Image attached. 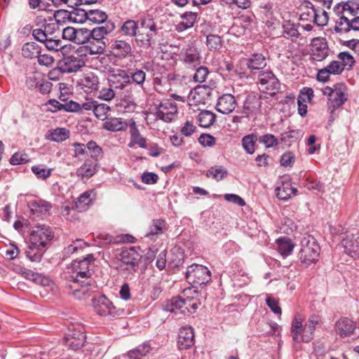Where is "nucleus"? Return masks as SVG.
Returning a JSON list of instances; mask_svg holds the SVG:
<instances>
[{
  "label": "nucleus",
  "mask_w": 359,
  "mask_h": 359,
  "mask_svg": "<svg viewBox=\"0 0 359 359\" xmlns=\"http://www.w3.org/2000/svg\"><path fill=\"white\" fill-rule=\"evenodd\" d=\"M95 258L93 255H88L81 260H74L72 262V269L74 275L71 276L70 280L74 284L80 285V288L74 286L72 294L76 299H83L89 290L97 288L95 283L91 278L90 266L93 264ZM73 287V286H71Z\"/></svg>",
  "instance_id": "nucleus-1"
},
{
  "label": "nucleus",
  "mask_w": 359,
  "mask_h": 359,
  "mask_svg": "<svg viewBox=\"0 0 359 359\" xmlns=\"http://www.w3.org/2000/svg\"><path fill=\"white\" fill-rule=\"evenodd\" d=\"M300 9L302 10L301 20L312 22L319 27L327 25L329 18L324 8L313 5L309 1H304L302 4Z\"/></svg>",
  "instance_id": "nucleus-2"
},
{
  "label": "nucleus",
  "mask_w": 359,
  "mask_h": 359,
  "mask_svg": "<svg viewBox=\"0 0 359 359\" xmlns=\"http://www.w3.org/2000/svg\"><path fill=\"white\" fill-rule=\"evenodd\" d=\"M320 248L316 238L310 235L304 236L301 241V249L299 253L302 262L306 264L313 263L318 259Z\"/></svg>",
  "instance_id": "nucleus-3"
},
{
  "label": "nucleus",
  "mask_w": 359,
  "mask_h": 359,
  "mask_svg": "<svg viewBox=\"0 0 359 359\" xmlns=\"http://www.w3.org/2000/svg\"><path fill=\"white\" fill-rule=\"evenodd\" d=\"M257 83L262 91L270 95H275L280 87L278 79L271 69L259 72Z\"/></svg>",
  "instance_id": "nucleus-4"
},
{
  "label": "nucleus",
  "mask_w": 359,
  "mask_h": 359,
  "mask_svg": "<svg viewBox=\"0 0 359 359\" xmlns=\"http://www.w3.org/2000/svg\"><path fill=\"white\" fill-rule=\"evenodd\" d=\"M108 84L113 88L117 95H125L132 90L133 84L130 76L124 70H118L116 73L109 74Z\"/></svg>",
  "instance_id": "nucleus-5"
},
{
  "label": "nucleus",
  "mask_w": 359,
  "mask_h": 359,
  "mask_svg": "<svg viewBox=\"0 0 359 359\" xmlns=\"http://www.w3.org/2000/svg\"><path fill=\"white\" fill-rule=\"evenodd\" d=\"M185 277L188 282L195 285H205L211 279L210 271L203 265H190L185 273Z\"/></svg>",
  "instance_id": "nucleus-6"
},
{
  "label": "nucleus",
  "mask_w": 359,
  "mask_h": 359,
  "mask_svg": "<svg viewBox=\"0 0 359 359\" xmlns=\"http://www.w3.org/2000/svg\"><path fill=\"white\" fill-rule=\"evenodd\" d=\"M95 311L101 316L116 317L123 313V310L117 309L104 295H100L93 299Z\"/></svg>",
  "instance_id": "nucleus-7"
},
{
  "label": "nucleus",
  "mask_w": 359,
  "mask_h": 359,
  "mask_svg": "<svg viewBox=\"0 0 359 359\" xmlns=\"http://www.w3.org/2000/svg\"><path fill=\"white\" fill-rule=\"evenodd\" d=\"M29 236L31 246L36 249L46 247L53 238L50 229L45 225L35 226Z\"/></svg>",
  "instance_id": "nucleus-8"
},
{
  "label": "nucleus",
  "mask_w": 359,
  "mask_h": 359,
  "mask_svg": "<svg viewBox=\"0 0 359 359\" xmlns=\"http://www.w3.org/2000/svg\"><path fill=\"white\" fill-rule=\"evenodd\" d=\"M333 95L328 98L329 108L333 112L337 108L341 107L348 100V89L344 83H337L334 85Z\"/></svg>",
  "instance_id": "nucleus-9"
},
{
  "label": "nucleus",
  "mask_w": 359,
  "mask_h": 359,
  "mask_svg": "<svg viewBox=\"0 0 359 359\" xmlns=\"http://www.w3.org/2000/svg\"><path fill=\"white\" fill-rule=\"evenodd\" d=\"M192 292L197 294L196 290L186 289L182 292L183 296H177L167 300L163 304V310L169 312H175L177 310L182 309L184 305H187L189 302H191L193 298L188 296L189 294Z\"/></svg>",
  "instance_id": "nucleus-10"
},
{
  "label": "nucleus",
  "mask_w": 359,
  "mask_h": 359,
  "mask_svg": "<svg viewBox=\"0 0 359 359\" xmlns=\"http://www.w3.org/2000/svg\"><path fill=\"white\" fill-rule=\"evenodd\" d=\"M177 114V106L174 102L168 100L162 101L156 108V116L165 122L173 121Z\"/></svg>",
  "instance_id": "nucleus-11"
},
{
  "label": "nucleus",
  "mask_w": 359,
  "mask_h": 359,
  "mask_svg": "<svg viewBox=\"0 0 359 359\" xmlns=\"http://www.w3.org/2000/svg\"><path fill=\"white\" fill-rule=\"evenodd\" d=\"M88 11L89 9L79 6L74 8L69 13L65 11H57L54 14V17L56 21L58 22L59 19L57 18L62 14H65L73 22L82 24L88 21Z\"/></svg>",
  "instance_id": "nucleus-12"
},
{
  "label": "nucleus",
  "mask_w": 359,
  "mask_h": 359,
  "mask_svg": "<svg viewBox=\"0 0 359 359\" xmlns=\"http://www.w3.org/2000/svg\"><path fill=\"white\" fill-rule=\"evenodd\" d=\"M312 57L314 60L321 62L329 55V48L325 39L317 37L311 44Z\"/></svg>",
  "instance_id": "nucleus-13"
},
{
  "label": "nucleus",
  "mask_w": 359,
  "mask_h": 359,
  "mask_svg": "<svg viewBox=\"0 0 359 359\" xmlns=\"http://www.w3.org/2000/svg\"><path fill=\"white\" fill-rule=\"evenodd\" d=\"M121 260L123 264L128 266L127 269L130 268L135 271L142 259V255L134 247H131L123 250L120 254Z\"/></svg>",
  "instance_id": "nucleus-14"
},
{
  "label": "nucleus",
  "mask_w": 359,
  "mask_h": 359,
  "mask_svg": "<svg viewBox=\"0 0 359 359\" xmlns=\"http://www.w3.org/2000/svg\"><path fill=\"white\" fill-rule=\"evenodd\" d=\"M181 54L185 64L196 67L201 64V57L198 50L192 44H188L182 50Z\"/></svg>",
  "instance_id": "nucleus-15"
},
{
  "label": "nucleus",
  "mask_w": 359,
  "mask_h": 359,
  "mask_svg": "<svg viewBox=\"0 0 359 359\" xmlns=\"http://www.w3.org/2000/svg\"><path fill=\"white\" fill-rule=\"evenodd\" d=\"M177 344L180 349H188L194 345V333L191 326L182 327L180 329Z\"/></svg>",
  "instance_id": "nucleus-16"
},
{
  "label": "nucleus",
  "mask_w": 359,
  "mask_h": 359,
  "mask_svg": "<svg viewBox=\"0 0 359 359\" xmlns=\"http://www.w3.org/2000/svg\"><path fill=\"white\" fill-rule=\"evenodd\" d=\"M245 61L248 69L251 72L257 71L259 72L264 71V69L267 65L266 58L265 55L261 53H254L246 58Z\"/></svg>",
  "instance_id": "nucleus-17"
},
{
  "label": "nucleus",
  "mask_w": 359,
  "mask_h": 359,
  "mask_svg": "<svg viewBox=\"0 0 359 359\" xmlns=\"http://www.w3.org/2000/svg\"><path fill=\"white\" fill-rule=\"evenodd\" d=\"M236 100L231 94H224L222 95L217 101V111L223 114H229L236 108Z\"/></svg>",
  "instance_id": "nucleus-18"
},
{
  "label": "nucleus",
  "mask_w": 359,
  "mask_h": 359,
  "mask_svg": "<svg viewBox=\"0 0 359 359\" xmlns=\"http://www.w3.org/2000/svg\"><path fill=\"white\" fill-rule=\"evenodd\" d=\"M342 245L346 253L352 257H359V234L346 236L343 239Z\"/></svg>",
  "instance_id": "nucleus-19"
},
{
  "label": "nucleus",
  "mask_w": 359,
  "mask_h": 359,
  "mask_svg": "<svg viewBox=\"0 0 359 359\" xmlns=\"http://www.w3.org/2000/svg\"><path fill=\"white\" fill-rule=\"evenodd\" d=\"M335 329L340 337H346L353 334L355 325L352 320L348 318H341L336 323Z\"/></svg>",
  "instance_id": "nucleus-20"
},
{
  "label": "nucleus",
  "mask_w": 359,
  "mask_h": 359,
  "mask_svg": "<svg viewBox=\"0 0 359 359\" xmlns=\"http://www.w3.org/2000/svg\"><path fill=\"white\" fill-rule=\"evenodd\" d=\"M114 29V23L113 22H107L104 25H100L90 30V38L107 42L108 39L106 36L112 32Z\"/></svg>",
  "instance_id": "nucleus-21"
},
{
  "label": "nucleus",
  "mask_w": 359,
  "mask_h": 359,
  "mask_svg": "<svg viewBox=\"0 0 359 359\" xmlns=\"http://www.w3.org/2000/svg\"><path fill=\"white\" fill-rule=\"evenodd\" d=\"M319 323V318L316 316H311L305 323L302 331V341L308 343L313 338V333L316 330V326Z\"/></svg>",
  "instance_id": "nucleus-22"
},
{
  "label": "nucleus",
  "mask_w": 359,
  "mask_h": 359,
  "mask_svg": "<svg viewBox=\"0 0 359 359\" xmlns=\"http://www.w3.org/2000/svg\"><path fill=\"white\" fill-rule=\"evenodd\" d=\"M197 13L194 12H185L181 15L182 21L175 25V30L178 32H184L194 27L196 22Z\"/></svg>",
  "instance_id": "nucleus-23"
},
{
  "label": "nucleus",
  "mask_w": 359,
  "mask_h": 359,
  "mask_svg": "<svg viewBox=\"0 0 359 359\" xmlns=\"http://www.w3.org/2000/svg\"><path fill=\"white\" fill-rule=\"evenodd\" d=\"M212 89L207 85H199L196 86L191 93L193 100L198 103H205L209 100Z\"/></svg>",
  "instance_id": "nucleus-24"
},
{
  "label": "nucleus",
  "mask_w": 359,
  "mask_h": 359,
  "mask_svg": "<svg viewBox=\"0 0 359 359\" xmlns=\"http://www.w3.org/2000/svg\"><path fill=\"white\" fill-rule=\"evenodd\" d=\"M130 132V142L129 147H133L135 144H138L140 147L145 149L147 147V142L144 137H142L139 130L134 121L129 123Z\"/></svg>",
  "instance_id": "nucleus-25"
},
{
  "label": "nucleus",
  "mask_w": 359,
  "mask_h": 359,
  "mask_svg": "<svg viewBox=\"0 0 359 359\" xmlns=\"http://www.w3.org/2000/svg\"><path fill=\"white\" fill-rule=\"evenodd\" d=\"M99 83V78L92 72L86 74L81 79L80 83L82 88L86 93H91L98 90Z\"/></svg>",
  "instance_id": "nucleus-26"
},
{
  "label": "nucleus",
  "mask_w": 359,
  "mask_h": 359,
  "mask_svg": "<svg viewBox=\"0 0 359 359\" xmlns=\"http://www.w3.org/2000/svg\"><path fill=\"white\" fill-rule=\"evenodd\" d=\"M107 42L102 40L90 39L87 44L84 46L85 50L89 55L102 54L105 51Z\"/></svg>",
  "instance_id": "nucleus-27"
},
{
  "label": "nucleus",
  "mask_w": 359,
  "mask_h": 359,
  "mask_svg": "<svg viewBox=\"0 0 359 359\" xmlns=\"http://www.w3.org/2000/svg\"><path fill=\"white\" fill-rule=\"evenodd\" d=\"M84 61L79 56L71 55L67 57L64 60L65 71L69 73L76 72L84 67Z\"/></svg>",
  "instance_id": "nucleus-28"
},
{
  "label": "nucleus",
  "mask_w": 359,
  "mask_h": 359,
  "mask_svg": "<svg viewBox=\"0 0 359 359\" xmlns=\"http://www.w3.org/2000/svg\"><path fill=\"white\" fill-rule=\"evenodd\" d=\"M127 126V123L121 118L115 117L107 118L103 125L104 129L113 132L124 130Z\"/></svg>",
  "instance_id": "nucleus-29"
},
{
  "label": "nucleus",
  "mask_w": 359,
  "mask_h": 359,
  "mask_svg": "<svg viewBox=\"0 0 359 359\" xmlns=\"http://www.w3.org/2000/svg\"><path fill=\"white\" fill-rule=\"evenodd\" d=\"M277 197L283 201H287L292 196H295L297 189L292 187L289 182L283 183L281 187H278L276 189Z\"/></svg>",
  "instance_id": "nucleus-30"
},
{
  "label": "nucleus",
  "mask_w": 359,
  "mask_h": 359,
  "mask_svg": "<svg viewBox=\"0 0 359 359\" xmlns=\"http://www.w3.org/2000/svg\"><path fill=\"white\" fill-rule=\"evenodd\" d=\"M113 53L117 57H126L131 51L129 43L123 40H116L111 45Z\"/></svg>",
  "instance_id": "nucleus-31"
},
{
  "label": "nucleus",
  "mask_w": 359,
  "mask_h": 359,
  "mask_svg": "<svg viewBox=\"0 0 359 359\" xmlns=\"http://www.w3.org/2000/svg\"><path fill=\"white\" fill-rule=\"evenodd\" d=\"M88 21L101 25H104L107 22H112L108 20V15L105 12L97 9H89Z\"/></svg>",
  "instance_id": "nucleus-32"
},
{
  "label": "nucleus",
  "mask_w": 359,
  "mask_h": 359,
  "mask_svg": "<svg viewBox=\"0 0 359 359\" xmlns=\"http://www.w3.org/2000/svg\"><path fill=\"white\" fill-rule=\"evenodd\" d=\"M98 163H91L86 161L85 163L77 170L76 175L81 177L90 178L97 172Z\"/></svg>",
  "instance_id": "nucleus-33"
},
{
  "label": "nucleus",
  "mask_w": 359,
  "mask_h": 359,
  "mask_svg": "<svg viewBox=\"0 0 359 359\" xmlns=\"http://www.w3.org/2000/svg\"><path fill=\"white\" fill-rule=\"evenodd\" d=\"M40 53L41 47L35 42H27L22 46V54L26 58H36Z\"/></svg>",
  "instance_id": "nucleus-34"
},
{
  "label": "nucleus",
  "mask_w": 359,
  "mask_h": 359,
  "mask_svg": "<svg viewBox=\"0 0 359 359\" xmlns=\"http://www.w3.org/2000/svg\"><path fill=\"white\" fill-rule=\"evenodd\" d=\"M299 26V23H295L291 20H285L283 22L282 27L283 33L290 37L292 41H294L300 36V33L298 30Z\"/></svg>",
  "instance_id": "nucleus-35"
},
{
  "label": "nucleus",
  "mask_w": 359,
  "mask_h": 359,
  "mask_svg": "<svg viewBox=\"0 0 359 359\" xmlns=\"http://www.w3.org/2000/svg\"><path fill=\"white\" fill-rule=\"evenodd\" d=\"M70 336L72 339H74V341H70L69 344L72 349L76 350L83 346L86 342V336L83 327L82 330H73Z\"/></svg>",
  "instance_id": "nucleus-36"
},
{
  "label": "nucleus",
  "mask_w": 359,
  "mask_h": 359,
  "mask_svg": "<svg viewBox=\"0 0 359 359\" xmlns=\"http://www.w3.org/2000/svg\"><path fill=\"white\" fill-rule=\"evenodd\" d=\"M29 207L33 214H43L49 211L51 205L43 200H34L29 203Z\"/></svg>",
  "instance_id": "nucleus-37"
},
{
  "label": "nucleus",
  "mask_w": 359,
  "mask_h": 359,
  "mask_svg": "<svg viewBox=\"0 0 359 359\" xmlns=\"http://www.w3.org/2000/svg\"><path fill=\"white\" fill-rule=\"evenodd\" d=\"M150 351L151 347L149 344H143L136 348L130 351L128 355L129 359H145L144 358Z\"/></svg>",
  "instance_id": "nucleus-38"
},
{
  "label": "nucleus",
  "mask_w": 359,
  "mask_h": 359,
  "mask_svg": "<svg viewBox=\"0 0 359 359\" xmlns=\"http://www.w3.org/2000/svg\"><path fill=\"white\" fill-rule=\"evenodd\" d=\"M216 116L214 113L204 110L198 115V121L199 126L203 128H208L212 126L215 121Z\"/></svg>",
  "instance_id": "nucleus-39"
},
{
  "label": "nucleus",
  "mask_w": 359,
  "mask_h": 359,
  "mask_svg": "<svg viewBox=\"0 0 359 359\" xmlns=\"http://www.w3.org/2000/svg\"><path fill=\"white\" fill-rule=\"evenodd\" d=\"M277 245L279 252L283 257L290 255L294 248V245L292 241L287 238H280L278 239Z\"/></svg>",
  "instance_id": "nucleus-40"
},
{
  "label": "nucleus",
  "mask_w": 359,
  "mask_h": 359,
  "mask_svg": "<svg viewBox=\"0 0 359 359\" xmlns=\"http://www.w3.org/2000/svg\"><path fill=\"white\" fill-rule=\"evenodd\" d=\"M49 133V140L56 142H63L69 137V130L65 128H57L50 130Z\"/></svg>",
  "instance_id": "nucleus-41"
},
{
  "label": "nucleus",
  "mask_w": 359,
  "mask_h": 359,
  "mask_svg": "<svg viewBox=\"0 0 359 359\" xmlns=\"http://www.w3.org/2000/svg\"><path fill=\"white\" fill-rule=\"evenodd\" d=\"M227 175L228 170L222 165L211 167L206 173L208 177H212L217 181L223 180Z\"/></svg>",
  "instance_id": "nucleus-42"
},
{
  "label": "nucleus",
  "mask_w": 359,
  "mask_h": 359,
  "mask_svg": "<svg viewBox=\"0 0 359 359\" xmlns=\"http://www.w3.org/2000/svg\"><path fill=\"white\" fill-rule=\"evenodd\" d=\"M165 228V222L163 219H154L150 226L149 231L145 234V237L152 238V236L163 233Z\"/></svg>",
  "instance_id": "nucleus-43"
},
{
  "label": "nucleus",
  "mask_w": 359,
  "mask_h": 359,
  "mask_svg": "<svg viewBox=\"0 0 359 359\" xmlns=\"http://www.w3.org/2000/svg\"><path fill=\"white\" fill-rule=\"evenodd\" d=\"M303 320L301 318L300 316H296L292 320V326H291V333L292 336V339L295 341H299V335H301L302 331L303 330Z\"/></svg>",
  "instance_id": "nucleus-44"
},
{
  "label": "nucleus",
  "mask_w": 359,
  "mask_h": 359,
  "mask_svg": "<svg viewBox=\"0 0 359 359\" xmlns=\"http://www.w3.org/2000/svg\"><path fill=\"white\" fill-rule=\"evenodd\" d=\"M350 17L343 15L336 20L334 31L337 33H346L351 30Z\"/></svg>",
  "instance_id": "nucleus-45"
},
{
  "label": "nucleus",
  "mask_w": 359,
  "mask_h": 359,
  "mask_svg": "<svg viewBox=\"0 0 359 359\" xmlns=\"http://www.w3.org/2000/svg\"><path fill=\"white\" fill-rule=\"evenodd\" d=\"M258 140L257 135L254 134L248 135L243 137L242 145L245 151L250 154L255 152V144Z\"/></svg>",
  "instance_id": "nucleus-46"
},
{
  "label": "nucleus",
  "mask_w": 359,
  "mask_h": 359,
  "mask_svg": "<svg viewBox=\"0 0 359 359\" xmlns=\"http://www.w3.org/2000/svg\"><path fill=\"white\" fill-rule=\"evenodd\" d=\"M31 170L36 178L41 180L48 179L52 172V169L46 168L43 165H33Z\"/></svg>",
  "instance_id": "nucleus-47"
},
{
  "label": "nucleus",
  "mask_w": 359,
  "mask_h": 359,
  "mask_svg": "<svg viewBox=\"0 0 359 359\" xmlns=\"http://www.w3.org/2000/svg\"><path fill=\"white\" fill-rule=\"evenodd\" d=\"M334 12L340 18L341 16H354V10L347 3H339L334 7Z\"/></svg>",
  "instance_id": "nucleus-48"
},
{
  "label": "nucleus",
  "mask_w": 359,
  "mask_h": 359,
  "mask_svg": "<svg viewBox=\"0 0 359 359\" xmlns=\"http://www.w3.org/2000/svg\"><path fill=\"white\" fill-rule=\"evenodd\" d=\"M299 137V131L295 130H290L285 132L280 135V141L285 146L290 147L294 142Z\"/></svg>",
  "instance_id": "nucleus-49"
},
{
  "label": "nucleus",
  "mask_w": 359,
  "mask_h": 359,
  "mask_svg": "<svg viewBox=\"0 0 359 359\" xmlns=\"http://www.w3.org/2000/svg\"><path fill=\"white\" fill-rule=\"evenodd\" d=\"M76 34L74 43L76 44H83L85 46L90 39V29L86 28L76 29Z\"/></svg>",
  "instance_id": "nucleus-50"
},
{
  "label": "nucleus",
  "mask_w": 359,
  "mask_h": 359,
  "mask_svg": "<svg viewBox=\"0 0 359 359\" xmlns=\"http://www.w3.org/2000/svg\"><path fill=\"white\" fill-rule=\"evenodd\" d=\"M137 23L133 20H126L122 25L121 30L125 35L133 36L137 34Z\"/></svg>",
  "instance_id": "nucleus-51"
},
{
  "label": "nucleus",
  "mask_w": 359,
  "mask_h": 359,
  "mask_svg": "<svg viewBox=\"0 0 359 359\" xmlns=\"http://www.w3.org/2000/svg\"><path fill=\"white\" fill-rule=\"evenodd\" d=\"M110 110L109 106L105 103H100L96 100L93 114L100 119L104 120L107 117L108 111Z\"/></svg>",
  "instance_id": "nucleus-52"
},
{
  "label": "nucleus",
  "mask_w": 359,
  "mask_h": 359,
  "mask_svg": "<svg viewBox=\"0 0 359 359\" xmlns=\"http://www.w3.org/2000/svg\"><path fill=\"white\" fill-rule=\"evenodd\" d=\"M206 44L210 50H218L222 46L221 37L217 34H209L206 37Z\"/></svg>",
  "instance_id": "nucleus-53"
},
{
  "label": "nucleus",
  "mask_w": 359,
  "mask_h": 359,
  "mask_svg": "<svg viewBox=\"0 0 359 359\" xmlns=\"http://www.w3.org/2000/svg\"><path fill=\"white\" fill-rule=\"evenodd\" d=\"M86 147L89 151L91 157L97 162L102 157V150L95 142L90 141L88 142Z\"/></svg>",
  "instance_id": "nucleus-54"
},
{
  "label": "nucleus",
  "mask_w": 359,
  "mask_h": 359,
  "mask_svg": "<svg viewBox=\"0 0 359 359\" xmlns=\"http://www.w3.org/2000/svg\"><path fill=\"white\" fill-rule=\"evenodd\" d=\"M262 102L260 98L255 95L248 96L244 104L245 109L251 111L257 110L261 107Z\"/></svg>",
  "instance_id": "nucleus-55"
},
{
  "label": "nucleus",
  "mask_w": 359,
  "mask_h": 359,
  "mask_svg": "<svg viewBox=\"0 0 359 359\" xmlns=\"http://www.w3.org/2000/svg\"><path fill=\"white\" fill-rule=\"evenodd\" d=\"M338 58L341 60V65L344 67V69L346 67H348V69L352 68L355 63L353 55L347 51L339 53Z\"/></svg>",
  "instance_id": "nucleus-56"
},
{
  "label": "nucleus",
  "mask_w": 359,
  "mask_h": 359,
  "mask_svg": "<svg viewBox=\"0 0 359 359\" xmlns=\"http://www.w3.org/2000/svg\"><path fill=\"white\" fill-rule=\"evenodd\" d=\"M43 74L38 72H34L29 74L25 80L26 86L29 89H34L36 86V84L41 81V77Z\"/></svg>",
  "instance_id": "nucleus-57"
},
{
  "label": "nucleus",
  "mask_w": 359,
  "mask_h": 359,
  "mask_svg": "<svg viewBox=\"0 0 359 359\" xmlns=\"http://www.w3.org/2000/svg\"><path fill=\"white\" fill-rule=\"evenodd\" d=\"M258 141L266 148L273 147L278 144V139L273 135L269 133L259 137Z\"/></svg>",
  "instance_id": "nucleus-58"
},
{
  "label": "nucleus",
  "mask_w": 359,
  "mask_h": 359,
  "mask_svg": "<svg viewBox=\"0 0 359 359\" xmlns=\"http://www.w3.org/2000/svg\"><path fill=\"white\" fill-rule=\"evenodd\" d=\"M26 256L32 261L34 262H39L41 260L43 253L41 252V248L36 249L31 244L29 245V248L25 252Z\"/></svg>",
  "instance_id": "nucleus-59"
},
{
  "label": "nucleus",
  "mask_w": 359,
  "mask_h": 359,
  "mask_svg": "<svg viewBox=\"0 0 359 359\" xmlns=\"http://www.w3.org/2000/svg\"><path fill=\"white\" fill-rule=\"evenodd\" d=\"M116 95H117V93L109 86L108 88H103L100 90L98 98L109 102L112 100Z\"/></svg>",
  "instance_id": "nucleus-60"
},
{
  "label": "nucleus",
  "mask_w": 359,
  "mask_h": 359,
  "mask_svg": "<svg viewBox=\"0 0 359 359\" xmlns=\"http://www.w3.org/2000/svg\"><path fill=\"white\" fill-rule=\"evenodd\" d=\"M130 81L133 83L142 87L146 79V73L142 69H136L131 74Z\"/></svg>",
  "instance_id": "nucleus-61"
},
{
  "label": "nucleus",
  "mask_w": 359,
  "mask_h": 359,
  "mask_svg": "<svg viewBox=\"0 0 359 359\" xmlns=\"http://www.w3.org/2000/svg\"><path fill=\"white\" fill-rule=\"evenodd\" d=\"M92 192L86 191L82 194L78 198L77 208L82 210H86L88 206L92 203L91 198Z\"/></svg>",
  "instance_id": "nucleus-62"
},
{
  "label": "nucleus",
  "mask_w": 359,
  "mask_h": 359,
  "mask_svg": "<svg viewBox=\"0 0 359 359\" xmlns=\"http://www.w3.org/2000/svg\"><path fill=\"white\" fill-rule=\"evenodd\" d=\"M28 161V156L24 151L16 152L10 158V163L12 165H20Z\"/></svg>",
  "instance_id": "nucleus-63"
},
{
  "label": "nucleus",
  "mask_w": 359,
  "mask_h": 359,
  "mask_svg": "<svg viewBox=\"0 0 359 359\" xmlns=\"http://www.w3.org/2000/svg\"><path fill=\"white\" fill-rule=\"evenodd\" d=\"M208 74L209 70L208 67L200 66L196 70V72L194 75V80L196 82L203 83L205 81Z\"/></svg>",
  "instance_id": "nucleus-64"
}]
</instances>
